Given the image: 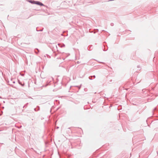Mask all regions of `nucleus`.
Wrapping results in <instances>:
<instances>
[{"label":"nucleus","instance_id":"obj_1","mask_svg":"<svg viewBox=\"0 0 158 158\" xmlns=\"http://www.w3.org/2000/svg\"><path fill=\"white\" fill-rule=\"evenodd\" d=\"M18 81L20 85L22 86H23L24 85V84L23 83V84L22 83V82H21L20 80H18Z\"/></svg>","mask_w":158,"mask_h":158},{"label":"nucleus","instance_id":"obj_2","mask_svg":"<svg viewBox=\"0 0 158 158\" xmlns=\"http://www.w3.org/2000/svg\"><path fill=\"white\" fill-rule=\"evenodd\" d=\"M34 51L35 52L36 54H37L39 52V50L38 48L35 49Z\"/></svg>","mask_w":158,"mask_h":158},{"label":"nucleus","instance_id":"obj_3","mask_svg":"<svg viewBox=\"0 0 158 158\" xmlns=\"http://www.w3.org/2000/svg\"><path fill=\"white\" fill-rule=\"evenodd\" d=\"M36 4H38V5H40V6H43V4H42V3L40 2H37L36 3Z\"/></svg>","mask_w":158,"mask_h":158},{"label":"nucleus","instance_id":"obj_4","mask_svg":"<svg viewBox=\"0 0 158 158\" xmlns=\"http://www.w3.org/2000/svg\"><path fill=\"white\" fill-rule=\"evenodd\" d=\"M95 78V75L90 76L89 77V78L90 80H92V78Z\"/></svg>","mask_w":158,"mask_h":158},{"label":"nucleus","instance_id":"obj_5","mask_svg":"<svg viewBox=\"0 0 158 158\" xmlns=\"http://www.w3.org/2000/svg\"><path fill=\"white\" fill-rule=\"evenodd\" d=\"M53 80V78L52 77H51V78L50 79V81L48 83V84L46 85V86L47 85H49L50 84H49L50 82H51Z\"/></svg>","mask_w":158,"mask_h":158},{"label":"nucleus","instance_id":"obj_6","mask_svg":"<svg viewBox=\"0 0 158 158\" xmlns=\"http://www.w3.org/2000/svg\"><path fill=\"white\" fill-rule=\"evenodd\" d=\"M37 111H39L40 110V107L39 106H37Z\"/></svg>","mask_w":158,"mask_h":158},{"label":"nucleus","instance_id":"obj_7","mask_svg":"<svg viewBox=\"0 0 158 158\" xmlns=\"http://www.w3.org/2000/svg\"><path fill=\"white\" fill-rule=\"evenodd\" d=\"M91 47H89V46L88 47V49L89 50H90Z\"/></svg>","mask_w":158,"mask_h":158},{"label":"nucleus","instance_id":"obj_8","mask_svg":"<svg viewBox=\"0 0 158 158\" xmlns=\"http://www.w3.org/2000/svg\"><path fill=\"white\" fill-rule=\"evenodd\" d=\"M34 110H35V111H37V110H36V108H34Z\"/></svg>","mask_w":158,"mask_h":158},{"label":"nucleus","instance_id":"obj_9","mask_svg":"<svg viewBox=\"0 0 158 158\" xmlns=\"http://www.w3.org/2000/svg\"><path fill=\"white\" fill-rule=\"evenodd\" d=\"M20 75H21L22 76H24V74H21L20 73Z\"/></svg>","mask_w":158,"mask_h":158},{"label":"nucleus","instance_id":"obj_10","mask_svg":"<svg viewBox=\"0 0 158 158\" xmlns=\"http://www.w3.org/2000/svg\"><path fill=\"white\" fill-rule=\"evenodd\" d=\"M77 86V87L79 89H80V88H81V86Z\"/></svg>","mask_w":158,"mask_h":158},{"label":"nucleus","instance_id":"obj_11","mask_svg":"<svg viewBox=\"0 0 158 158\" xmlns=\"http://www.w3.org/2000/svg\"><path fill=\"white\" fill-rule=\"evenodd\" d=\"M15 83V81H13V83Z\"/></svg>","mask_w":158,"mask_h":158},{"label":"nucleus","instance_id":"obj_12","mask_svg":"<svg viewBox=\"0 0 158 158\" xmlns=\"http://www.w3.org/2000/svg\"><path fill=\"white\" fill-rule=\"evenodd\" d=\"M64 46H65L63 44V46L64 47ZM62 47H63V46Z\"/></svg>","mask_w":158,"mask_h":158},{"label":"nucleus","instance_id":"obj_13","mask_svg":"<svg viewBox=\"0 0 158 158\" xmlns=\"http://www.w3.org/2000/svg\"><path fill=\"white\" fill-rule=\"evenodd\" d=\"M104 50V51H106V50H105L104 49V50Z\"/></svg>","mask_w":158,"mask_h":158},{"label":"nucleus","instance_id":"obj_14","mask_svg":"<svg viewBox=\"0 0 158 158\" xmlns=\"http://www.w3.org/2000/svg\"><path fill=\"white\" fill-rule=\"evenodd\" d=\"M138 68H139V66H138Z\"/></svg>","mask_w":158,"mask_h":158},{"label":"nucleus","instance_id":"obj_15","mask_svg":"<svg viewBox=\"0 0 158 158\" xmlns=\"http://www.w3.org/2000/svg\"><path fill=\"white\" fill-rule=\"evenodd\" d=\"M0 98H1L0 97Z\"/></svg>","mask_w":158,"mask_h":158}]
</instances>
